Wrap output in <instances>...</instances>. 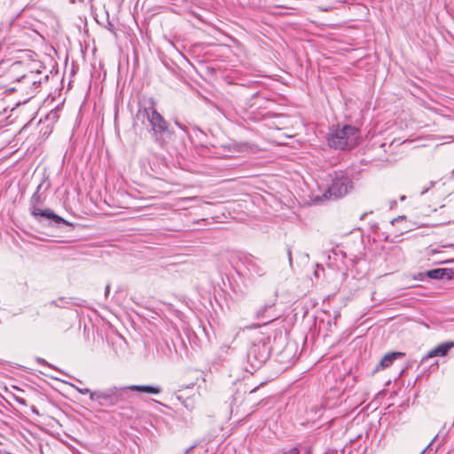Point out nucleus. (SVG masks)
<instances>
[{"label":"nucleus","instance_id":"nucleus-1","mask_svg":"<svg viewBox=\"0 0 454 454\" xmlns=\"http://www.w3.org/2000/svg\"><path fill=\"white\" fill-rule=\"evenodd\" d=\"M359 140L358 129L350 125L332 129L328 136L329 145L340 150L354 148L359 144Z\"/></svg>","mask_w":454,"mask_h":454},{"label":"nucleus","instance_id":"nucleus-2","mask_svg":"<svg viewBox=\"0 0 454 454\" xmlns=\"http://www.w3.org/2000/svg\"><path fill=\"white\" fill-rule=\"evenodd\" d=\"M330 177L331 184L326 191L330 197L340 198L352 190V181L344 172H334L330 175Z\"/></svg>","mask_w":454,"mask_h":454},{"label":"nucleus","instance_id":"nucleus-3","mask_svg":"<svg viewBox=\"0 0 454 454\" xmlns=\"http://www.w3.org/2000/svg\"><path fill=\"white\" fill-rule=\"evenodd\" d=\"M140 114L145 117L151 125V129L154 135L162 134L167 131L168 125L164 118L153 108H145Z\"/></svg>","mask_w":454,"mask_h":454},{"label":"nucleus","instance_id":"nucleus-4","mask_svg":"<svg viewBox=\"0 0 454 454\" xmlns=\"http://www.w3.org/2000/svg\"><path fill=\"white\" fill-rule=\"evenodd\" d=\"M31 214L35 218L43 217V218L52 221L53 223H55L57 224L63 223L66 225H71V223L69 222H67L61 216L56 215L52 210H51L49 208L41 209L39 207H36L35 206H33L32 209H31Z\"/></svg>","mask_w":454,"mask_h":454},{"label":"nucleus","instance_id":"nucleus-5","mask_svg":"<svg viewBox=\"0 0 454 454\" xmlns=\"http://www.w3.org/2000/svg\"><path fill=\"white\" fill-rule=\"evenodd\" d=\"M121 389H129L132 391H137L148 395H158L162 391V388L157 385H129L122 387Z\"/></svg>","mask_w":454,"mask_h":454},{"label":"nucleus","instance_id":"nucleus-6","mask_svg":"<svg viewBox=\"0 0 454 454\" xmlns=\"http://www.w3.org/2000/svg\"><path fill=\"white\" fill-rule=\"evenodd\" d=\"M118 391L116 387H110L104 391H95L90 393V400L98 401L99 403H102V401H107L112 396H114Z\"/></svg>","mask_w":454,"mask_h":454},{"label":"nucleus","instance_id":"nucleus-7","mask_svg":"<svg viewBox=\"0 0 454 454\" xmlns=\"http://www.w3.org/2000/svg\"><path fill=\"white\" fill-rule=\"evenodd\" d=\"M454 347L453 341H446L443 343L439 344L437 347L433 348L427 353V357H433V356H444L450 349H451Z\"/></svg>","mask_w":454,"mask_h":454},{"label":"nucleus","instance_id":"nucleus-8","mask_svg":"<svg viewBox=\"0 0 454 454\" xmlns=\"http://www.w3.org/2000/svg\"><path fill=\"white\" fill-rule=\"evenodd\" d=\"M449 274L450 270L448 269H434L427 271V276L433 279H442Z\"/></svg>","mask_w":454,"mask_h":454},{"label":"nucleus","instance_id":"nucleus-9","mask_svg":"<svg viewBox=\"0 0 454 454\" xmlns=\"http://www.w3.org/2000/svg\"><path fill=\"white\" fill-rule=\"evenodd\" d=\"M401 354L400 353H389V354H387L385 355L380 362V365L382 367V368H386V367H388L392 364V363L394 362V360L398 356H400Z\"/></svg>","mask_w":454,"mask_h":454},{"label":"nucleus","instance_id":"nucleus-10","mask_svg":"<svg viewBox=\"0 0 454 454\" xmlns=\"http://www.w3.org/2000/svg\"><path fill=\"white\" fill-rule=\"evenodd\" d=\"M36 75H38V74L30 73L24 75L22 79L25 82H31L33 85H36L37 83H40V80L35 79Z\"/></svg>","mask_w":454,"mask_h":454},{"label":"nucleus","instance_id":"nucleus-11","mask_svg":"<svg viewBox=\"0 0 454 454\" xmlns=\"http://www.w3.org/2000/svg\"><path fill=\"white\" fill-rule=\"evenodd\" d=\"M273 306V303H267L263 308H262L261 309H259L257 311V317H263V313L265 312V310L268 309V308H271Z\"/></svg>","mask_w":454,"mask_h":454},{"label":"nucleus","instance_id":"nucleus-12","mask_svg":"<svg viewBox=\"0 0 454 454\" xmlns=\"http://www.w3.org/2000/svg\"><path fill=\"white\" fill-rule=\"evenodd\" d=\"M74 387L82 395L89 394L90 395V393H93L87 387H74Z\"/></svg>","mask_w":454,"mask_h":454},{"label":"nucleus","instance_id":"nucleus-13","mask_svg":"<svg viewBox=\"0 0 454 454\" xmlns=\"http://www.w3.org/2000/svg\"><path fill=\"white\" fill-rule=\"evenodd\" d=\"M282 454H300V450L298 448L294 447L283 452Z\"/></svg>","mask_w":454,"mask_h":454},{"label":"nucleus","instance_id":"nucleus-14","mask_svg":"<svg viewBox=\"0 0 454 454\" xmlns=\"http://www.w3.org/2000/svg\"><path fill=\"white\" fill-rule=\"evenodd\" d=\"M267 357H268V354L262 355L259 360V364L264 363L266 361Z\"/></svg>","mask_w":454,"mask_h":454},{"label":"nucleus","instance_id":"nucleus-15","mask_svg":"<svg viewBox=\"0 0 454 454\" xmlns=\"http://www.w3.org/2000/svg\"><path fill=\"white\" fill-rule=\"evenodd\" d=\"M403 219H405V217H404V216H399V217H397V218H395V219L392 221V224H395V223H397V222L402 221V220H403Z\"/></svg>","mask_w":454,"mask_h":454},{"label":"nucleus","instance_id":"nucleus-16","mask_svg":"<svg viewBox=\"0 0 454 454\" xmlns=\"http://www.w3.org/2000/svg\"><path fill=\"white\" fill-rule=\"evenodd\" d=\"M37 200H38V193H37V192H35V193L33 195V197H32V201L34 202V201H37Z\"/></svg>","mask_w":454,"mask_h":454},{"label":"nucleus","instance_id":"nucleus-17","mask_svg":"<svg viewBox=\"0 0 454 454\" xmlns=\"http://www.w3.org/2000/svg\"><path fill=\"white\" fill-rule=\"evenodd\" d=\"M428 190H429V187L423 188L420 193H421V194H424V193H426Z\"/></svg>","mask_w":454,"mask_h":454},{"label":"nucleus","instance_id":"nucleus-18","mask_svg":"<svg viewBox=\"0 0 454 454\" xmlns=\"http://www.w3.org/2000/svg\"><path fill=\"white\" fill-rule=\"evenodd\" d=\"M38 362H39V363H42V364H44V360H43V359H42V358H39V359H38Z\"/></svg>","mask_w":454,"mask_h":454},{"label":"nucleus","instance_id":"nucleus-19","mask_svg":"<svg viewBox=\"0 0 454 454\" xmlns=\"http://www.w3.org/2000/svg\"><path fill=\"white\" fill-rule=\"evenodd\" d=\"M435 182H430V187H433L434 185Z\"/></svg>","mask_w":454,"mask_h":454},{"label":"nucleus","instance_id":"nucleus-20","mask_svg":"<svg viewBox=\"0 0 454 454\" xmlns=\"http://www.w3.org/2000/svg\"><path fill=\"white\" fill-rule=\"evenodd\" d=\"M176 124L182 129V126L178 123V121H176Z\"/></svg>","mask_w":454,"mask_h":454},{"label":"nucleus","instance_id":"nucleus-21","mask_svg":"<svg viewBox=\"0 0 454 454\" xmlns=\"http://www.w3.org/2000/svg\"><path fill=\"white\" fill-rule=\"evenodd\" d=\"M73 3L77 2V0H71ZM82 0H78V2H82Z\"/></svg>","mask_w":454,"mask_h":454},{"label":"nucleus","instance_id":"nucleus-22","mask_svg":"<svg viewBox=\"0 0 454 454\" xmlns=\"http://www.w3.org/2000/svg\"><path fill=\"white\" fill-rule=\"evenodd\" d=\"M108 291H109V286H106V293H107Z\"/></svg>","mask_w":454,"mask_h":454},{"label":"nucleus","instance_id":"nucleus-23","mask_svg":"<svg viewBox=\"0 0 454 454\" xmlns=\"http://www.w3.org/2000/svg\"><path fill=\"white\" fill-rule=\"evenodd\" d=\"M400 199L401 200H403L405 199V196H402Z\"/></svg>","mask_w":454,"mask_h":454},{"label":"nucleus","instance_id":"nucleus-24","mask_svg":"<svg viewBox=\"0 0 454 454\" xmlns=\"http://www.w3.org/2000/svg\"><path fill=\"white\" fill-rule=\"evenodd\" d=\"M273 319V317L271 318H269L267 322H270Z\"/></svg>","mask_w":454,"mask_h":454}]
</instances>
